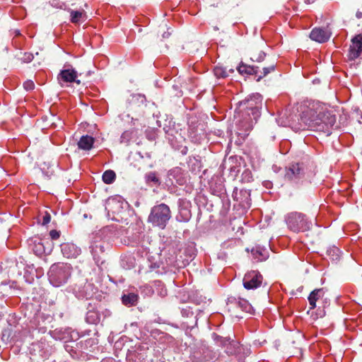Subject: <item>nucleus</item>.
<instances>
[{
  "label": "nucleus",
  "instance_id": "obj_32",
  "mask_svg": "<svg viewBox=\"0 0 362 362\" xmlns=\"http://www.w3.org/2000/svg\"><path fill=\"white\" fill-rule=\"evenodd\" d=\"M266 57L265 52L263 51H260L259 52H252L250 57V59L252 62H262Z\"/></svg>",
  "mask_w": 362,
  "mask_h": 362
},
{
  "label": "nucleus",
  "instance_id": "obj_39",
  "mask_svg": "<svg viewBox=\"0 0 362 362\" xmlns=\"http://www.w3.org/2000/svg\"><path fill=\"white\" fill-rule=\"evenodd\" d=\"M182 315H185L187 317H188L189 315H193V313L190 310V309H185V308H183L182 310Z\"/></svg>",
  "mask_w": 362,
  "mask_h": 362
},
{
  "label": "nucleus",
  "instance_id": "obj_18",
  "mask_svg": "<svg viewBox=\"0 0 362 362\" xmlns=\"http://www.w3.org/2000/svg\"><path fill=\"white\" fill-rule=\"evenodd\" d=\"M324 296L323 288H317L313 291L309 296L308 301L310 305V309L313 310L316 308V302Z\"/></svg>",
  "mask_w": 362,
  "mask_h": 362
},
{
  "label": "nucleus",
  "instance_id": "obj_37",
  "mask_svg": "<svg viewBox=\"0 0 362 362\" xmlns=\"http://www.w3.org/2000/svg\"><path fill=\"white\" fill-rule=\"evenodd\" d=\"M211 189L213 190V192L214 194H216L218 196L221 195L224 193V188L221 184H219L218 186H217V189H213L212 186H211Z\"/></svg>",
  "mask_w": 362,
  "mask_h": 362
},
{
  "label": "nucleus",
  "instance_id": "obj_26",
  "mask_svg": "<svg viewBox=\"0 0 362 362\" xmlns=\"http://www.w3.org/2000/svg\"><path fill=\"white\" fill-rule=\"evenodd\" d=\"M327 253L329 258L334 262H337L340 259L341 251L336 246H332L329 247L327 249Z\"/></svg>",
  "mask_w": 362,
  "mask_h": 362
},
{
  "label": "nucleus",
  "instance_id": "obj_19",
  "mask_svg": "<svg viewBox=\"0 0 362 362\" xmlns=\"http://www.w3.org/2000/svg\"><path fill=\"white\" fill-rule=\"evenodd\" d=\"M178 204L180 214L183 216L182 220L185 221H188L191 216L190 211L188 209V206L190 204L189 202L180 199L178 201Z\"/></svg>",
  "mask_w": 362,
  "mask_h": 362
},
{
  "label": "nucleus",
  "instance_id": "obj_22",
  "mask_svg": "<svg viewBox=\"0 0 362 362\" xmlns=\"http://www.w3.org/2000/svg\"><path fill=\"white\" fill-rule=\"evenodd\" d=\"M237 69L240 74L256 75L258 73L259 67L242 63L238 66Z\"/></svg>",
  "mask_w": 362,
  "mask_h": 362
},
{
  "label": "nucleus",
  "instance_id": "obj_20",
  "mask_svg": "<svg viewBox=\"0 0 362 362\" xmlns=\"http://www.w3.org/2000/svg\"><path fill=\"white\" fill-rule=\"evenodd\" d=\"M139 300V296L133 292L124 293L122 297V303L128 307L136 305Z\"/></svg>",
  "mask_w": 362,
  "mask_h": 362
},
{
  "label": "nucleus",
  "instance_id": "obj_7",
  "mask_svg": "<svg viewBox=\"0 0 362 362\" xmlns=\"http://www.w3.org/2000/svg\"><path fill=\"white\" fill-rule=\"evenodd\" d=\"M128 206V203L121 196L116 195L109 197L105 202V210L110 214H120Z\"/></svg>",
  "mask_w": 362,
  "mask_h": 362
},
{
  "label": "nucleus",
  "instance_id": "obj_14",
  "mask_svg": "<svg viewBox=\"0 0 362 362\" xmlns=\"http://www.w3.org/2000/svg\"><path fill=\"white\" fill-rule=\"evenodd\" d=\"M331 33L326 28H315L313 29L310 34L311 40L320 43H323L329 40Z\"/></svg>",
  "mask_w": 362,
  "mask_h": 362
},
{
  "label": "nucleus",
  "instance_id": "obj_41",
  "mask_svg": "<svg viewBox=\"0 0 362 362\" xmlns=\"http://www.w3.org/2000/svg\"><path fill=\"white\" fill-rule=\"evenodd\" d=\"M147 138L148 140H151V141H153L156 139V134L154 132H153L152 134H150V133H147Z\"/></svg>",
  "mask_w": 362,
  "mask_h": 362
},
{
  "label": "nucleus",
  "instance_id": "obj_16",
  "mask_svg": "<svg viewBox=\"0 0 362 362\" xmlns=\"http://www.w3.org/2000/svg\"><path fill=\"white\" fill-rule=\"evenodd\" d=\"M94 288L90 284H85L83 288H74V293L78 298H90L94 293Z\"/></svg>",
  "mask_w": 362,
  "mask_h": 362
},
{
  "label": "nucleus",
  "instance_id": "obj_28",
  "mask_svg": "<svg viewBox=\"0 0 362 362\" xmlns=\"http://www.w3.org/2000/svg\"><path fill=\"white\" fill-rule=\"evenodd\" d=\"M116 177V175L113 170H108L104 172L103 175V181L105 184H112Z\"/></svg>",
  "mask_w": 362,
  "mask_h": 362
},
{
  "label": "nucleus",
  "instance_id": "obj_9",
  "mask_svg": "<svg viewBox=\"0 0 362 362\" xmlns=\"http://www.w3.org/2000/svg\"><path fill=\"white\" fill-rule=\"evenodd\" d=\"M186 176L184 171L180 168L176 167L168 171L167 178L165 180L166 185L175 186L178 185L182 186L186 183Z\"/></svg>",
  "mask_w": 362,
  "mask_h": 362
},
{
  "label": "nucleus",
  "instance_id": "obj_43",
  "mask_svg": "<svg viewBox=\"0 0 362 362\" xmlns=\"http://www.w3.org/2000/svg\"><path fill=\"white\" fill-rule=\"evenodd\" d=\"M33 56L32 54H29L26 57V58H25V59H26L28 62H30V61H32V60H33Z\"/></svg>",
  "mask_w": 362,
  "mask_h": 362
},
{
  "label": "nucleus",
  "instance_id": "obj_11",
  "mask_svg": "<svg viewBox=\"0 0 362 362\" xmlns=\"http://www.w3.org/2000/svg\"><path fill=\"white\" fill-rule=\"evenodd\" d=\"M362 55V34L355 35L351 40L347 57L349 61H354Z\"/></svg>",
  "mask_w": 362,
  "mask_h": 362
},
{
  "label": "nucleus",
  "instance_id": "obj_42",
  "mask_svg": "<svg viewBox=\"0 0 362 362\" xmlns=\"http://www.w3.org/2000/svg\"><path fill=\"white\" fill-rule=\"evenodd\" d=\"M240 193L243 194L245 197H246V198L249 197L250 195V192L247 190L241 191Z\"/></svg>",
  "mask_w": 362,
  "mask_h": 362
},
{
  "label": "nucleus",
  "instance_id": "obj_6",
  "mask_svg": "<svg viewBox=\"0 0 362 362\" xmlns=\"http://www.w3.org/2000/svg\"><path fill=\"white\" fill-rule=\"evenodd\" d=\"M240 116L236 114V111L235 112V118L237 119L236 121V134L240 137V139L244 140L247 136H248L249 132L253 127V124L255 122V119L253 117L250 116V113H247V115L245 113H242L240 112Z\"/></svg>",
  "mask_w": 362,
  "mask_h": 362
},
{
  "label": "nucleus",
  "instance_id": "obj_23",
  "mask_svg": "<svg viewBox=\"0 0 362 362\" xmlns=\"http://www.w3.org/2000/svg\"><path fill=\"white\" fill-rule=\"evenodd\" d=\"M86 19V14L83 10L81 11H70V21L73 23H78L81 21H84Z\"/></svg>",
  "mask_w": 362,
  "mask_h": 362
},
{
  "label": "nucleus",
  "instance_id": "obj_46",
  "mask_svg": "<svg viewBox=\"0 0 362 362\" xmlns=\"http://www.w3.org/2000/svg\"><path fill=\"white\" fill-rule=\"evenodd\" d=\"M305 3H307V4H310V1H309V0H305Z\"/></svg>",
  "mask_w": 362,
  "mask_h": 362
},
{
  "label": "nucleus",
  "instance_id": "obj_13",
  "mask_svg": "<svg viewBox=\"0 0 362 362\" xmlns=\"http://www.w3.org/2000/svg\"><path fill=\"white\" fill-rule=\"evenodd\" d=\"M104 245L105 242L100 237H96L95 240H93L90 243V250L97 264L103 263L100 255L105 252Z\"/></svg>",
  "mask_w": 362,
  "mask_h": 362
},
{
  "label": "nucleus",
  "instance_id": "obj_35",
  "mask_svg": "<svg viewBox=\"0 0 362 362\" xmlns=\"http://www.w3.org/2000/svg\"><path fill=\"white\" fill-rule=\"evenodd\" d=\"M23 88L28 90H32L35 88V83L31 80H27L23 83Z\"/></svg>",
  "mask_w": 362,
  "mask_h": 362
},
{
  "label": "nucleus",
  "instance_id": "obj_31",
  "mask_svg": "<svg viewBox=\"0 0 362 362\" xmlns=\"http://www.w3.org/2000/svg\"><path fill=\"white\" fill-rule=\"evenodd\" d=\"M145 180L147 183L153 182L154 184H159V179L155 172H149L146 174Z\"/></svg>",
  "mask_w": 362,
  "mask_h": 362
},
{
  "label": "nucleus",
  "instance_id": "obj_45",
  "mask_svg": "<svg viewBox=\"0 0 362 362\" xmlns=\"http://www.w3.org/2000/svg\"><path fill=\"white\" fill-rule=\"evenodd\" d=\"M229 71L230 73H233V72H234V70H233V69H229V71Z\"/></svg>",
  "mask_w": 362,
  "mask_h": 362
},
{
  "label": "nucleus",
  "instance_id": "obj_10",
  "mask_svg": "<svg viewBox=\"0 0 362 362\" xmlns=\"http://www.w3.org/2000/svg\"><path fill=\"white\" fill-rule=\"evenodd\" d=\"M262 280L261 274L258 271L252 270L245 274L243 286L247 290L256 289L261 286Z\"/></svg>",
  "mask_w": 362,
  "mask_h": 362
},
{
  "label": "nucleus",
  "instance_id": "obj_12",
  "mask_svg": "<svg viewBox=\"0 0 362 362\" xmlns=\"http://www.w3.org/2000/svg\"><path fill=\"white\" fill-rule=\"evenodd\" d=\"M77 78L78 73L73 68L63 69L57 76L58 82L62 87L64 86V83H67L74 82L79 85L81 83V81L77 79Z\"/></svg>",
  "mask_w": 362,
  "mask_h": 362
},
{
  "label": "nucleus",
  "instance_id": "obj_5",
  "mask_svg": "<svg viewBox=\"0 0 362 362\" xmlns=\"http://www.w3.org/2000/svg\"><path fill=\"white\" fill-rule=\"evenodd\" d=\"M170 218L171 212L169 206L165 204H160L151 209L148 221L154 226L164 228Z\"/></svg>",
  "mask_w": 362,
  "mask_h": 362
},
{
  "label": "nucleus",
  "instance_id": "obj_33",
  "mask_svg": "<svg viewBox=\"0 0 362 362\" xmlns=\"http://www.w3.org/2000/svg\"><path fill=\"white\" fill-rule=\"evenodd\" d=\"M146 100V98L144 95L141 94H134L132 95V98L130 100V103L132 104L136 103H144Z\"/></svg>",
  "mask_w": 362,
  "mask_h": 362
},
{
  "label": "nucleus",
  "instance_id": "obj_15",
  "mask_svg": "<svg viewBox=\"0 0 362 362\" xmlns=\"http://www.w3.org/2000/svg\"><path fill=\"white\" fill-rule=\"evenodd\" d=\"M60 247L63 256L66 258H76L81 253V249L71 243H62Z\"/></svg>",
  "mask_w": 362,
  "mask_h": 362
},
{
  "label": "nucleus",
  "instance_id": "obj_2",
  "mask_svg": "<svg viewBox=\"0 0 362 362\" xmlns=\"http://www.w3.org/2000/svg\"><path fill=\"white\" fill-rule=\"evenodd\" d=\"M262 105V96L259 93H253L250 98L239 103V106L236 110V114L240 115V112L250 114V116L257 122L260 116V109Z\"/></svg>",
  "mask_w": 362,
  "mask_h": 362
},
{
  "label": "nucleus",
  "instance_id": "obj_29",
  "mask_svg": "<svg viewBox=\"0 0 362 362\" xmlns=\"http://www.w3.org/2000/svg\"><path fill=\"white\" fill-rule=\"evenodd\" d=\"M214 74L218 78H226L229 76L227 70L224 67L216 66L214 69Z\"/></svg>",
  "mask_w": 362,
  "mask_h": 362
},
{
  "label": "nucleus",
  "instance_id": "obj_1",
  "mask_svg": "<svg viewBox=\"0 0 362 362\" xmlns=\"http://www.w3.org/2000/svg\"><path fill=\"white\" fill-rule=\"evenodd\" d=\"M298 110L301 123L300 127H296V129H308L323 132L327 136L331 134L336 117L324 104L319 101L306 100L300 103Z\"/></svg>",
  "mask_w": 362,
  "mask_h": 362
},
{
  "label": "nucleus",
  "instance_id": "obj_40",
  "mask_svg": "<svg viewBox=\"0 0 362 362\" xmlns=\"http://www.w3.org/2000/svg\"><path fill=\"white\" fill-rule=\"evenodd\" d=\"M50 219H51V217H50L49 214H46L45 216H44L43 224L45 225V224L49 223L50 222Z\"/></svg>",
  "mask_w": 362,
  "mask_h": 362
},
{
  "label": "nucleus",
  "instance_id": "obj_3",
  "mask_svg": "<svg viewBox=\"0 0 362 362\" xmlns=\"http://www.w3.org/2000/svg\"><path fill=\"white\" fill-rule=\"evenodd\" d=\"M71 267L68 264H54L48 272L49 281L55 287L66 284L71 276Z\"/></svg>",
  "mask_w": 362,
  "mask_h": 362
},
{
  "label": "nucleus",
  "instance_id": "obj_34",
  "mask_svg": "<svg viewBox=\"0 0 362 362\" xmlns=\"http://www.w3.org/2000/svg\"><path fill=\"white\" fill-rule=\"evenodd\" d=\"M275 66H276L275 64L273 63V64H270L269 66L264 67L263 68V75L259 76L257 81H259L260 78L266 76L267 74H269L272 71H274Z\"/></svg>",
  "mask_w": 362,
  "mask_h": 362
},
{
  "label": "nucleus",
  "instance_id": "obj_25",
  "mask_svg": "<svg viewBox=\"0 0 362 362\" xmlns=\"http://www.w3.org/2000/svg\"><path fill=\"white\" fill-rule=\"evenodd\" d=\"M86 320L89 324H97L100 321L98 313L95 310H88L86 313Z\"/></svg>",
  "mask_w": 362,
  "mask_h": 362
},
{
  "label": "nucleus",
  "instance_id": "obj_38",
  "mask_svg": "<svg viewBox=\"0 0 362 362\" xmlns=\"http://www.w3.org/2000/svg\"><path fill=\"white\" fill-rule=\"evenodd\" d=\"M49 235L52 240H57L60 236V232L57 230H52L49 232Z\"/></svg>",
  "mask_w": 362,
  "mask_h": 362
},
{
  "label": "nucleus",
  "instance_id": "obj_44",
  "mask_svg": "<svg viewBox=\"0 0 362 362\" xmlns=\"http://www.w3.org/2000/svg\"><path fill=\"white\" fill-rule=\"evenodd\" d=\"M361 15H362V14H361V13H356V16H357L358 18H360V17L361 16Z\"/></svg>",
  "mask_w": 362,
  "mask_h": 362
},
{
  "label": "nucleus",
  "instance_id": "obj_27",
  "mask_svg": "<svg viewBox=\"0 0 362 362\" xmlns=\"http://www.w3.org/2000/svg\"><path fill=\"white\" fill-rule=\"evenodd\" d=\"M238 306L241 308L243 311L252 313L253 308L250 305V303L245 299L239 298L238 300H235Z\"/></svg>",
  "mask_w": 362,
  "mask_h": 362
},
{
  "label": "nucleus",
  "instance_id": "obj_21",
  "mask_svg": "<svg viewBox=\"0 0 362 362\" xmlns=\"http://www.w3.org/2000/svg\"><path fill=\"white\" fill-rule=\"evenodd\" d=\"M94 144V139L92 136L86 135L81 136L78 142V148L88 151L91 149Z\"/></svg>",
  "mask_w": 362,
  "mask_h": 362
},
{
  "label": "nucleus",
  "instance_id": "obj_30",
  "mask_svg": "<svg viewBox=\"0 0 362 362\" xmlns=\"http://www.w3.org/2000/svg\"><path fill=\"white\" fill-rule=\"evenodd\" d=\"M134 132L131 130L125 131L122 133L120 137V142L127 144L132 139Z\"/></svg>",
  "mask_w": 362,
  "mask_h": 362
},
{
  "label": "nucleus",
  "instance_id": "obj_24",
  "mask_svg": "<svg viewBox=\"0 0 362 362\" xmlns=\"http://www.w3.org/2000/svg\"><path fill=\"white\" fill-rule=\"evenodd\" d=\"M33 250L36 255L41 256L43 254H49L52 250L50 247L47 248L44 243L38 242L35 243Z\"/></svg>",
  "mask_w": 362,
  "mask_h": 362
},
{
  "label": "nucleus",
  "instance_id": "obj_17",
  "mask_svg": "<svg viewBox=\"0 0 362 362\" xmlns=\"http://www.w3.org/2000/svg\"><path fill=\"white\" fill-rule=\"evenodd\" d=\"M251 252L254 259L256 262L264 261L269 257L268 250L265 247L261 246H256L255 247L252 248Z\"/></svg>",
  "mask_w": 362,
  "mask_h": 362
},
{
  "label": "nucleus",
  "instance_id": "obj_8",
  "mask_svg": "<svg viewBox=\"0 0 362 362\" xmlns=\"http://www.w3.org/2000/svg\"><path fill=\"white\" fill-rule=\"evenodd\" d=\"M305 172L302 164L293 163L286 168L284 177L293 183H298L304 177Z\"/></svg>",
  "mask_w": 362,
  "mask_h": 362
},
{
  "label": "nucleus",
  "instance_id": "obj_36",
  "mask_svg": "<svg viewBox=\"0 0 362 362\" xmlns=\"http://www.w3.org/2000/svg\"><path fill=\"white\" fill-rule=\"evenodd\" d=\"M155 285L160 287V291H158V294L160 296H165L167 295V290L163 287V285L160 281H155Z\"/></svg>",
  "mask_w": 362,
  "mask_h": 362
},
{
  "label": "nucleus",
  "instance_id": "obj_4",
  "mask_svg": "<svg viewBox=\"0 0 362 362\" xmlns=\"http://www.w3.org/2000/svg\"><path fill=\"white\" fill-rule=\"evenodd\" d=\"M288 228L294 233L305 232L311 229L313 223L307 216L299 212H291L286 217Z\"/></svg>",
  "mask_w": 362,
  "mask_h": 362
}]
</instances>
